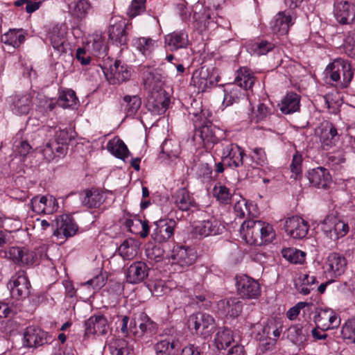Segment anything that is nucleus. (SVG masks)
<instances>
[{
  "mask_svg": "<svg viewBox=\"0 0 355 355\" xmlns=\"http://www.w3.org/2000/svg\"><path fill=\"white\" fill-rule=\"evenodd\" d=\"M240 233L243 239L250 245H266L275 237L272 227L258 220H245L241 226Z\"/></svg>",
  "mask_w": 355,
  "mask_h": 355,
  "instance_id": "nucleus-1",
  "label": "nucleus"
},
{
  "mask_svg": "<svg viewBox=\"0 0 355 355\" xmlns=\"http://www.w3.org/2000/svg\"><path fill=\"white\" fill-rule=\"evenodd\" d=\"M236 73L234 82L227 85L224 89L223 106L239 103L245 96V92L254 85V77L247 68H241Z\"/></svg>",
  "mask_w": 355,
  "mask_h": 355,
  "instance_id": "nucleus-2",
  "label": "nucleus"
},
{
  "mask_svg": "<svg viewBox=\"0 0 355 355\" xmlns=\"http://www.w3.org/2000/svg\"><path fill=\"white\" fill-rule=\"evenodd\" d=\"M69 139V132L66 129L56 131L54 139L46 143L42 149L44 159L51 162L55 158L64 157L67 153Z\"/></svg>",
  "mask_w": 355,
  "mask_h": 355,
  "instance_id": "nucleus-3",
  "label": "nucleus"
},
{
  "mask_svg": "<svg viewBox=\"0 0 355 355\" xmlns=\"http://www.w3.org/2000/svg\"><path fill=\"white\" fill-rule=\"evenodd\" d=\"M214 154L221 155V159L225 165L230 168H238L242 165H245L243 161L245 153L241 148L235 144L231 143L227 140L221 141V144H218L216 149L214 150ZM250 166V164H248Z\"/></svg>",
  "mask_w": 355,
  "mask_h": 355,
  "instance_id": "nucleus-4",
  "label": "nucleus"
},
{
  "mask_svg": "<svg viewBox=\"0 0 355 355\" xmlns=\"http://www.w3.org/2000/svg\"><path fill=\"white\" fill-rule=\"evenodd\" d=\"M324 72L333 81L340 82L343 87H347L353 78L350 64L341 58L335 59L329 64Z\"/></svg>",
  "mask_w": 355,
  "mask_h": 355,
  "instance_id": "nucleus-5",
  "label": "nucleus"
},
{
  "mask_svg": "<svg viewBox=\"0 0 355 355\" xmlns=\"http://www.w3.org/2000/svg\"><path fill=\"white\" fill-rule=\"evenodd\" d=\"M320 225L324 234L333 241L345 236L349 230L347 223L333 215L327 216Z\"/></svg>",
  "mask_w": 355,
  "mask_h": 355,
  "instance_id": "nucleus-6",
  "label": "nucleus"
},
{
  "mask_svg": "<svg viewBox=\"0 0 355 355\" xmlns=\"http://www.w3.org/2000/svg\"><path fill=\"white\" fill-rule=\"evenodd\" d=\"M282 328L278 327L273 323L267 324L263 326L261 331L256 335V338L259 340V349L265 353L271 351L275 344L277 338L280 336Z\"/></svg>",
  "mask_w": 355,
  "mask_h": 355,
  "instance_id": "nucleus-7",
  "label": "nucleus"
},
{
  "mask_svg": "<svg viewBox=\"0 0 355 355\" xmlns=\"http://www.w3.org/2000/svg\"><path fill=\"white\" fill-rule=\"evenodd\" d=\"M8 287L12 298L20 300L27 297L30 293L31 284L26 272L20 270L10 278Z\"/></svg>",
  "mask_w": 355,
  "mask_h": 355,
  "instance_id": "nucleus-8",
  "label": "nucleus"
},
{
  "mask_svg": "<svg viewBox=\"0 0 355 355\" xmlns=\"http://www.w3.org/2000/svg\"><path fill=\"white\" fill-rule=\"evenodd\" d=\"M51 226L55 228L53 236L61 239L73 236L78 231V226L73 219L67 214L56 218L52 221Z\"/></svg>",
  "mask_w": 355,
  "mask_h": 355,
  "instance_id": "nucleus-9",
  "label": "nucleus"
},
{
  "mask_svg": "<svg viewBox=\"0 0 355 355\" xmlns=\"http://www.w3.org/2000/svg\"><path fill=\"white\" fill-rule=\"evenodd\" d=\"M236 286L238 295L242 298L256 299L261 293V288L257 281L247 275L236 277Z\"/></svg>",
  "mask_w": 355,
  "mask_h": 355,
  "instance_id": "nucleus-10",
  "label": "nucleus"
},
{
  "mask_svg": "<svg viewBox=\"0 0 355 355\" xmlns=\"http://www.w3.org/2000/svg\"><path fill=\"white\" fill-rule=\"evenodd\" d=\"M197 132L199 134L203 141L204 146L207 150L213 152L216 149L218 144H221L218 139V136L222 134V130L210 122L206 123L200 126Z\"/></svg>",
  "mask_w": 355,
  "mask_h": 355,
  "instance_id": "nucleus-11",
  "label": "nucleus"
},
{
  "mask_svg": "<svg viewBox=\"0 0 355 355\" xmlns=\"http://www.w3.org/2000/svg\"><path fill=\"white\" fill-rule=\"evenodd\" d=\"M214 318L203 313L191 315L187 321V325L190 329H193L196 334H200L204 336L209 334L214 327Z\"/></svg>",
  "mask_w": 355,
  "mask_h": 355,
  "instance_id": "nucleus-12",
  "label": "nucleus"
},
{
  "mask_svg": "<svg viewBox=\"0 0 355 355\" xmlns=\"http://www.w3.org/2000/svg\"><path fill=\"white\" fill-rule=\"evenodd\" d=\"M103 73L107 80L112 85H119L130 79L131 71L125 65H122L120 60H115L109 68L104 67Z\"/></svg>",
  "mask_w": 355,
  "mask_h": 355,
  "instance_id": "nucleus-13",
  "label": "nucleus"
},
{
  "mask_svg": "<svg viewBox=\"0 0 355 355\" xmlns=\"http://www.w3.org/2000/svg\"><path fill=\"white\" fill-rule=\"evenodd\" d=\"M170 99L164 90L150 91L146 102V107L153 114L161 115L166 111Z\"/></svg>",
  "mask_w": 355,
  "mask_h": 355,
  "instance_id": "nucleus-14",
  "label": "nucleus"
},
{
  "mask_svg": "<svg viewBox=\"0 0 355 355\" xmlns=\"http://www.w3.org/2000/svg\"><path fill=\"white\" fill-rule=\"evenodd\" d=\"M284 229L287 234L291 237L295 239H302L307 235L309 225L302 218L293 216L286 220Z\"/></svg>",
  "mask_w": 355,
  "mask_h": 355,
  "instance_id": "nucleus-15",
  "label": "nucleus"
},
{
  "mask_svg": "<svg viewBox=\"0 0 355 355\" xmlns=\"http://www.w3.org/2000/svg\"><path fill=\"white\" fill-rule=\"evenodd\" d=\"M347 268L345 257L336 252H332L327 257L324 264V272L331 278L342 275Z\"/></svg>",
  "mask_w": 355,
  "mask_h": 355,
  "instance_id": "nucleus-16",
  "label": "nucleus"
},
{
  "mask_svg": "<svg viewBox=\"0 0 355 355\" xmlns=\"http://www.w3.org/2000/svg\"><path fill=\"white\" fill-rule=\"evenodd\" d=\"M318 328L325 331L338 327L340 324V319L331 309H320L315 318Z\"/></svg>",
  "mask_w": 355,
  "mask_h": 355,
  "instance_id": "nucleus-17",
  "label": "nucleus"
},
{
  "mask_svg": "<svg viewBox=\"0 0 355 355\" xmlns=\"http://www.w3.org/2000/svg\"><path fill=\"white\" fill-rule=\"evenodd\" d=\"M334 14L340 24H348L355 19V7L347 1H337L334 3Z\"/></svg>",
  "mask_w": 355,
  "mask_h": 355,
  "instance_id": "nucleus-18",
  "label": "nucleus"
},
{
  "mask_svg": "<svg viewBox=\"0 0 355 355\" xmlns=\"http://www.w3.org/2000/svg\"><path fill=\"white\" fill-rule=\"evenodd\" d=\"M32 210L37 214H51L58 207L57 200L53 196H35L31 200Z\"/></svg>",
  "mask_w": 355,
  "mask_h": 355,
  "instance_id": "nucleus-19",
  "label": "nucleus"
},
{
  "mask_svg": "<svg viewBox=\"0 0 355 355\" xmlns=\"http://www.w3.org/2000/svg\"><path fill=\"white\" fill-rule=\"evenodd\" d=\"M173 263L182 267L192 265L196 259L194 250L189 247L183 245L174 246L171 255Z\"/></svg>",
  "mask_w": 355,
  "mask_h": 355,
  "instance_id": "nucleus-20",
  "label": "nucleus"
},
{
  "mask_svg": "<svg viewBox=\"0 0 355 355\" xmlns=\"http://www.w3.org/2000/svg\"><path fill=\"white\" fill-rule=\"evenodd\" d=\"M85 331L87 334L103 336L110 329L107 318L101 314L91 316L85 322Z\"/></svg>",
  "mask_w": 355,
  "mask_h": 355,
  "instance_id": "nucleus-21",
  "label": "nucleus"
},
{
  "mask_svg": "<svg viewBox=\"0 0 355 355\" xmlns=\"http://www.w3.org/2000/svg\"><path fill=\"white\" fill-rule=\"evenodd\" d=\"M105 193L96 188L86 189L80 194L82 205L89 209L99 208L105 202Z\"/></svg>",
  "mask_w": 355,
  "mask_h": 355,
  "instance_id": "nucleus-22",
  "label": "nucleus"
},
{
  "mask_svg": "<svg viewBox=\"0 0 355 355\" xmlns=\"http://www.w3.org/2000/svg\"><path fill=\"white\" fill-rule=\"evenodd\" d=\"M156 227L151 234L152 238L158 243L168 241L173 234L175 227L174 220H160L155 223Z\"/></svg>",
  "mask_w": 355,
  "mask_h": 355,
  "instance_id": "nucleus-23",
  "label": "nucleus"
},
{
  "mask_svg": "<svg viewBox=\"0 0 355 355\" xmlns=\"http://www.w3.org/2000/svg\"><path fill=\"white\" fill-rule=\"evenodd\" d=\"M46 333L36 327H28L24 334V345L28 347H37L46 343Z\"/></svg>",
  "mask_w": 355,
  "mask_h": 355,
  "instance_id": "nucleus-24",
  "label": "nucleus"
},
{
  "mask_svg": "<svg viewBox=\"0 0 355 355\" xmlns=\"http://www.w3.org/2000/svg\"><path fill=\"white\" fill-rule=\"evenodd\" d=\"M8 256L15 263L21 265L33 264L37 259V257L33 252L19 247L10 248Z\"/></svg>",
  "mask_w": 355,
  "mask_h": 355,
  "instance_id": "nucleus-25",
  "label": "nucleus"
},
{
  "mask_svg": "<svg viewBox=\"0 0 355 355\" xmlns=\"http://www.w3.org/2000/svg\"><path fill=\"white\" fill-rule=\"evenodd\" d=\"M307 178L309 182L317 188L326 189L331 182L329 171L322 167H318L309 171Z\"/></svg>",
  "mask_w": 355,
  "mask_h": 355,
  "instance_id": "nucleus-26",
  "label": "nucleus"
},
{
  "mask_svg": "<svg viewBox=\"0 0 355 355\" xmlns=\"http://www.w3.org/2000/svg\"><path fill=\"white\" fill-rule=\"evenodd\" d=\"M149 268L148 266L141 261L132 263L126 272L127 282L130 284L141 282L148 275Z\"/></svg>",
  "mask_w": 355,
  "mask_h": 355,
  "instance_id": "nucleus-27",
  "label": "nucleus"
},
{
  "mask_svg": "<svg viewBox=\"0 0 355 355\" xmlns=\"http://www.w3.org/2000/svg\"><path fill=\"white\" fill-rule=\"evenodd\" d=\"M222 228L216 220H207L196 224L192 232L195 236L206 237L219 234Z\"/></svg>",
  "mask_w": 355,
  "mask_h": 355,
  "instance_id": "nucleus-28",
  "label": "nucleus"
},
{
  "mask_svg": "<svg viewBox=\"0 0 355 355\" xmlns=\"http://www.w3.org/2000/svg\"><path fill=\"white\" fill-rule=\"evenodd\" d=\"M144 85L150 91L164 90V77L156 69L148 67L144 71Z\"/></svg>",
  "mask_w": 355,
  "mask_h": 355,
  "instance_id": "nucleus-29",
  "label": "nucleus"
},
{
  "mask_svg": "<svg viewBox=\"0 0 355 355\" xmlns=\"http://www.w3.org/2000/svg\"><path fill=\"white\" fill-rule=\"evenodd\" d=\"M319 137L323 148L328 150L338 139L336 128L331 123H327L320 129Z\"/></svg>",
  "mask_w": 355,
  "mask_h": 355,
  "instance_id": "nucleus-30",
  "label": "nucleus"
},
{
  "mask_svg": "<svg viewBox=\"0 0 355 355\" xmlns=\"http://www.w3.org/2000/svg\"><path fill=\"white\" fill-rule=\"evenodd\" d=\"M165 43L171 51H176L180 49L187 48L189 41L186 32L174 31L166 35Z\"/></svg>",
  "mask_w": 355,
  "mask_h": 355,
  "instance_id": "nucleus-31",
  "label": "nucleus"
},
{
  "mask_svg": "<svg viewBox=\"0 0 355 355\" xmlns=\"http://www.w3.org/2000/svg\"><path fill=\"white\" fill-rule=\"evenodd\" d=\"M32 106V97L29 94H17L12 101V110L17 115L26 114Z\"/></svg>",
  "mask_w": 355,
  "mask_h": 355,
  "instance_id": "nucleus-32",
  "label": "nucleus"
},
{
  "mask_svg": "<svg viewBox=\"0 0 355 355\" xmlns=\"http://www.w3.org/2000/svg\"><path fill=\"white\" fill-rule=\"evenodd\" d=\"M173 198L175 206L182 211H188L195 205L193 196L190 192L184 188L178 189L175 192Z\"/></svg>",
  "mask_w": 355,
  "mask_h": 355,
  "instance_id": "nucleus-33",
  "label": "nucleus"
},
{
  "mask_svg": "<svg viewBox=\"0 0 355 355\" xmlns=\"http://www.w3.org/2000/svg\"><path fill=\"white\" fill-rule=\"evenodd\" d=\"M180 345L178 342L166 338L155 345L156 355H177Z\"/></svg>",
  "mask_w": 355,
  "mask_h": 355,
  "instance_id": "nucleus-34",
  "label": "nucleus"
},
{
  "mask_svg": "<svg viewBox=\"0 0 355 355\" xmlns=\"http://www.w3.org/2000/svg\"><path fill=\"white\" fill-rule=\"evenodd\" d=\"M300 96L296 93H288L279 104L280 110L285 114L297 112L300 109Z\"/></svg>",
  "mask_w": 355,
  "mask_h": 355,
  "instance_id": "nucleus-35",
  "label": "nucleus"
},
{
  "mask_svg": "<svg viewBox=\"0 0 355 355\" xmlns=\"http://www.w3.org/2000/svg\"><path fill=\"white\" fill-rule=\"evenodd\" d=\"M126 24L123 20H119L111 24L109 27V37L110 40L124 44L126 42Z\"/></svg>",
  "mask_w": 355,
  "mask_h": 355,
  "instance_id": "nucleus-36",
  "label": "nucleus"
},
{
  "mask_svg": "<svg viewBox=\"0 0 355 355\" xmlns=\"http://www.w3.org/2000/svg\"><path fill=\"white\" fill-rule=\"evenodd\" d=\"M107 149L115 157L123 160L128 157L130 153L127 146L117 137L108 141Z\"/></svg>",
  "mask_w": 355,
  "mask_h": 355,
  "instance_id": "nucleus-37",
  "label": "nucleus"
},
{
  "mask_svg": "<svg viewBox=\"0 0 355 355\" xmlns=\"http://www.w3.org/2000/svg\"><path fill=\"white\" fill-rule=\"evenodd\" d=\"M292 24V18L289 13L279 12L275 17L272 31L281 35L288 33L290 26Z\"/></svg>",
  "mask_w": 355,
  "mask_h": 355,
  "instance_id": "nucleus-38",
  "label": "nucleus"
},
{
  "mask_svg": "<svg viewBox=\"0 0 355 355\" xmlns=\"http://www.w3.org/2000/svg\"><path fill=\"white\" fill-rule=\"evenodd\" d=\"M218 307L223 309L225 314L232 318H236L242 311V304L236 298L220 301Z\"/></svg>",
  "mask_w": 355,
  "mask_h": 355,
  "instance_id": "nucleus-39",
  "label": "nucleus"
},
{
  "mask_svg": "<svg viewBox=\"0 0 355 355\" xmlns=\"http://www.w3.org/2000/svg\"><path fill=\"white\" fill-rule=\"evenodd\" d=\"M65 28L62 25H55L49 33V37L53 47L58 51H62L65 41Z\"/></svg>",
  "mask_w": 355,
  "mask_h": 355,
  "instance_id": "nucleus-40",
  "label": "nucleus"
},
{
  "mask_svg": "<svg viewBox=\"0 0 355 355\" xmlns=\"http://www.w3.org/2000/svg\"><path fill=\"white\" fill-rule=\"evenodd\" d=\"M139 245L133 239H127L120 245L118 252L123 259H132L138 252Z\"/></svg>",
  "mask_w": 355,
  "mask_h": 355,
  "instance_id": "nucleus-41",
  "label": "nucleus"
},
{
  "mask_svg": "<svg viewBox=\"0 0 355 355\" xmlns=\"http://www.w3.org/2000/svg\"><path fill=\"white\" fill-rule=\"evenodd\" d=\"M1 40L4 44L19 47L25 40V35L22 29H10L1 36Z\"/></svg>",
  "mask_w": 355,
  "mask_h": 355,
  "instance_id": "nucleus-42",
  "label": "nucleus"
},
{
  "mask_svg": "<svg viewBox=\"0 0 355 355\" xmlns=\"http://www.w3.org/2000/svg\"><path fill=\"white\" fill-rule=\"evenodd\" d=\"M134 46L144 55H149L155 49L157 41L149 37H141L133 39Z\"/></svg>",
  "mask_w": 355,
  "mask_h": 355,
  "instance_id": "nucleus-43",
  "label": "nucleus"
},
{
  "mask_svg": "<svg viewBox=\"0 0 355 355\" xmlns=\"http://www.w3.org/2000/svg\"><path fill=\"white\" fill-rule=\"evenodd\" d=\"M71 15L78 19L85 18L91 9L90 3L87 0H78L71 3L69 6Z\"/></svg>",
  "mask_w": 355,
  "mask_h": 355,
  "instance_id": "nucleus-44",
  "label": "nucleus"
},
{
  "mask_svg": "<svg viewBox=\"0 0 355 355\" xmlns=\"http://www.w3.org/2000/svg\"><path fill=\"white\" fill-rule=\"evenodd\" d=\"M232 341V331L227 328L219 329L214 338V343L218 349H225Z\"/></svg>",
  "mask_w": 355,
  "mask_h": 355,
  "instance_id": "nucleus-45",
  "label": "nucleus"
},
{
  "mask_svg": "<svg viewBox=\"0 0 355 355\" xmlns=\"http://www.w3.org/2000/svg\"><path fill=\"white\" fill-rule=\"evenodd\" d=\"M132 325V322H130ZM139 327L140 332L134 331L132 326H130V331L135 335L141 336L145 333L153 334L156 331L157 328V324L151 320L147 315H142L141 317V321L139 323Z\"/></svg>",
  "mask_w": 355,
  "mask_h": 355,
  "instance_id": "nucleus-46",
  "label": "nucleus"
},
{
  "mask_svg": "<svg viewBox=\"0 0 355 355\" xmlns=\"http://www.w3.org/2000/svg\"><path fill=\"white\" fill-rule=\"evenodd\" d=\"M282 254L284 259L292 263H302L305 261V252L296 248H289L283 249Z\"/></svg>",
  "mask_w": 355,
  "mask_h": 355,
  "instance_id": "nucleus-47",
  "label": "nucleus"
},
{
  "mask_svg": "<svg viewBox=\"0 0 355 355\" xmlns=\"http://www.w3.org/2000/svg\"><path fill=\"white\" fill-rule=\"evenodd\" d=\"M275 48V45L267 40H258L250 44L251 53L257 55H266Z\"/></svg>",
  "mask_w": 355,
  "mask_h": 355,
  "instance_id": "nucleus-48",
  "label": "nucleus"
},
{
  "mask_svg": "<svg viewBox=\"0 0 355 355\" xmlns=\"http://www.w3.org/2000/svg\"><path fill=\"white\" fill-rule=\"evenodd\" d=\"M111 355H128L130 349L127 342L123 339H114L108 344Z\"/></svg>",
  "mask_w": 355,
  "mask_h": 355,
  "instance_id": "nucleus-49",
  "label": "nucleus"
},
{
  "mask_svg": "<svg viewBox=\"0 0 355 355\" xmlns=\"http://www.w3.org/2000/svg\"><path fill=\"white\" fill-rule=\"evenodd\" d=\"M76 101L77 98L75 92L71 89H68L62 91L60 94L58 99L55 103L63 108H67L76 105Z\"/></svg>",
  "mask_w": 355,
  "mask_h": 355,
  "instance_id": "nucleus-50",
  "label": "nucleus"
},
{
  "mask_svg": "<svg viewBox=\"0 0 355 355\" xmlns=\"http://www.w3.org/2000/svg\"><path fill=\"white\" fill-rule=\"evenodd\" d=\"M213 195L222 204H229L234 196L230 189L220 184L216 185L213 189Z\"/></svg>",
  "mask_w": 355,
  "mask_h": 355,
  "instance_id": "nucleus-51",
  "label": "nucleus"
},
{
  "mask_svg": "<svg viewBox=\"0 0 355 355\" xmlns=\"http://www.w3.org/2000/svg\"><path fill=\"white\" fill-rule=\"evenodd\" d=\"M123 101L126 103L125 112L128 116H134L141 105V100L138 96H125Z\"/></svg>",
  "mask_w": 355,
  "mask_h": 355,
  "instance_id": "nucleus-52",
  "label": "nucleus"
},
{
  "mask_svg": "<svg viewBox=\"0 0 355 355\" xmlns=\"http://www.w3.org/2000/svg\"><path fill=\"white\" fill-rule=\"evenodd\" d=\"M290 334L292 340L297 345H301L306 340L309 331L304 327L295 326L291 328Z\"/></svg>",
  "mask_w": 355,
  "mask_h": 355,
  "instance_id": "nucleus-53",
  "label": "nucleus"
},
{
  "mask_svg": "<svg viewBox=\"0 0 355 355\" xmlns=\"http://www.w3.org/2000/svg\"><path fill=\"white\" fill-rule=\"evenodd\" d=\"M191 82L198 89H204L208 84H211V80L207 79V72L202 69L200 71H195L193 74Z\"/></svg>",
  "mask_w": 355,
  "mask_h": 355,
  "instance_id": "nucleus-54",
  "label": "nucleus"
},
{
  "mask_svg": "<svg viewBox=\"0 0 355 355\" xmlns=\"http://www.w3.org/2000/svg\"><path fill=\"white\" fill-rule=\"evenodd\" d=\"M234 210L236 216L241 218L251 215L250 205L248 204L245 199L241 197H240V199L235 203Z\"/></svg>",
  "mask_w": 355,
  "mask_h": 355,
  "instance_id": "nucleus-55",
  "label": "nucleus"
},
{
  "mask_svg": "<svg viewBox=\"0 0 355 355\" xmlns=\"http://www.w3.org/2000/svg\"><path fill=\"white\" fill-rule=\"evenodd\" d=\"M302 156L295 154L293 157L292 162L290 165L291 175V178L294 180H297L302 175Z\"/></svg>",
  "mask_w": 355,
  "mask_h": 355,
  "instance_id": "nucleus-56",
  "label": "nucleus"
},
{
  "mask_svg": "<svg viewBox=\"0 0 355 355\" xmlns=\"http://www.w3.org/2000/svg\"><path fill=\"white\" fill-rule=\"evenodd\" d=\"M145 10V0H132L128 10L130 17H135Z\"/></svg>",
  "mask_w": 355,
  "mask_h": 355,
  "instance_id": "nucleus-57",
  "label": "nucleus"
},
{
  "mask_svg": "<svg viewBox=\"0 0 355 355\" xmlns=\"http://www.w3.org/2000/svg\"><path fill=\"white\" fill-rule=\"evenodd\" d=\"M56 103L52 100L41 99L37 105L36 111L45 116L48 112L52 111Z\"/></svg>",
  "mask_w": 355,
  "mask_h": 355,
  "instance_id": "nucleus-58",
  "label": "nucleus"
},
{
  "mask_svg": "<svg viewBox=\"0 0 355 355\" xmlns=\"http://www.w3.org/2000/svg\"><path fill=\"white\" fill-rule=\"evenodd\" d=\"M148 287L152 294L155 296H160L164 294L168 290V288L164 286L162 280H157L152 282L148 285Z\"/></svg>",
  "mask_w": 355,
  "mask_h": 355,
  "instance_id": "nucleus-59",
  "label": "nucleus"
},
{
  "mask_svg": "<svg viewBox=\"0 0 355 355\" xmlns=\"http://www.w3.org/2000/svg\"><path fill=\"white\" fill-rule=\"evenodd\" d=\"M251 157L257 165L263 166L267 163L266 155L263 148H255Z\"/></svg>",
  "mask_w": 355,
  "mask_h": 355,
  "instance_id": "nucleus-60",
  "label": "nucleus"
},
{
  "mask_svg": "<svg viewBox=\"0 0 355 355\" xmlns=\"http://www.w3.org/2000/svg\"><path fill=\"white\" fill-rule=\"evenodd\" d=\"M341 334L344 338L355 340V324L352 322L345 323L341 329Z\"/></svg>",
  "mask_w": 355,
  "mask_h": 355,
  "instance_id": "nucleus-61",
  "label": "nucleus"
},
{
  "mask_svg": "<svg viewBox=\"0 0 355 355\" xmlns=\"http://www.w3.org/2000/svg\"><path fill=\"white\" fill-rule=\"evenodd\" d=\"M196 173L200 178H209L212 173V167L207 163H201L197 166Z\"/></svg>",
  "mask_w": 355,
  "mask_h": 355,
  "instance_id": "nucleus-62",
  "label": "nucleus"
},
{
  "mask_svg": "<svg viewBox=\"0 0 355 355\" xmlns=\"http://www.w3.org/2000/svg\"><path fill=\"white\" fill-rule=\"evenodd\" d=\"M269 115V109L263 103L259 104L255 112L257 121L259 122L266 120Z\"/></svg>",
  "mask_w": 355,
  "mask_h": 355,
  "instance_id": "nucleus-63",
  "label": "nucleus"
},
{
  "mask_svg": "<svg viewBox=\"0 0 355 355\" xmlns=\"http://www.w3.org/2000/svg\"><path fill=\"white\" fill-rule=\"evenodd\" d=\"M308 304L306 302H299L293 307L291 308L286 313L288 319L293 320L297 318L300 314V310L307 306Z\"/></svg>",
  "mask_w": 355,
  "mask_h": 355,
  "instance_id": "nucleus-64",
  "label": "nucleus"
}]
</instances>
